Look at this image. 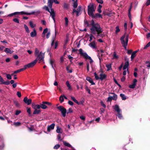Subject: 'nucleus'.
I'll return each instance as SVG.
<instances>
[{
	"label": "nucleus",
	"mask_w": 150,
	"mask_h": 150,
	"mask_svg": "<svg viewBox=\"0 0 150 150\" xmlns=\"http://www.w3.org/2000/svg\"><path fill=\"white\" fill-rule=\"evenodd\" d=\"M89 45L93 49H95L96 48V45L95 44V41H93L91 42Z\"/></svg>",
	"instance_id": "obj_18"
},
{
	"label": "nucleus",
	"mask_w": 150,
	"mask_h": 150,
	"mask_svg": "<svg viewBox=\"0 0 150 150\" xmlns=\"http://www.w3.org/2000/svg\"><path fill=\"white\" fill-rule=\"evenodd\" d=\"M85 89L88 92L89 94H91L90 90L89 88H88V87L87 86H86L85 87Z\"/></svg>",
	"instance_id": "obj_54"
},
{
	"label": "nucleus",
	"mask_w": 150,
	"mask_h": 150,
	"mask_svg": "<svg viewBox=\"0 0 150 150\" xmlns=\"http://www.w3.org/2000/svg\"><path fill=\"white\" fill-rule=\"evenodd\" d=\"M55 126V124L52 123L50 126H48L47 127V130L48 132H50L51 129H54Z\"/></svg>",
	"instance_id": "obj_14"
},
{
	"label": "nucleus",
	"mask_w": 150,
	"mask_h": 150,
	"mask_svg": "<svg viewBox=\"0 0 150 150\" xmlns=\"http://www.w3.org/2000/svg\"><path fill=\"white\" fill-rule=\"evenodd\" d=\"M90 16L91 17L93 18H102L101 15L98 13H96L95 15L93 13L92 15H91Z\"/></svg>",
	"instance_id": "obj_10"
},
{
	"label": "nucleus",
	"mask_w": 150,
	"mask_h": 150,
	"mask_svg": "<svg viewBox=\"0 0 150 150\" xmlns=\"http://www.w3.org/2000/svg\"><path fill=\"white\" fill-rule=\"evenodd\" d=\"M2 83L5 85H8L10 84V82L9 81H4V82Z\"/></svg>",
	"instance_id": "obj_63"
},
{
	"label": "nucleus",
	"mask_w": 150,
	"mask_h": 150,
	"mask_svg": "<svg viewBox=\"0 0 150 150\" xmlns=\"http://www.w3.org/2000/svg\"><path fill=\"white\" fill-rule=\"evenodd\" d=\"M48 30V29L47 28H46L44 29L42 34V37H44L45 36V34L47 32Z\"/></svg>",
	"instance_id": "obj_27"
},
{
	"label": "nucleus",
	"mask_w": 150,
	"mask_h": 150,
	"mask_svg": "<svg viewBox=\"0 0 150 150\" xmlns=\"http://www.w3.org/2000/svg\"><path fill=\"white\" fill-rule=\"evenodd\" d=\"M19 13L18 12H16L13 13L9 14V15H8V16L9 17H11L17 14H19Z\"/></svg>",
	"instance_id": "obj_32"
},
{
	"label": "nucleus",
	"mask_w": 150,
	"mask_h": 150,
	"mask_svg": "<svg viewBox=\"0 0 150 150\" xmlns=\"http://www.w3.org/2000/svg\"><path fill=\"white\" fill-rule=\"evenodd\" d=\"M26 69H27L25 65L24 66L23 68L21 69H19V71H20V72L21 71H23L25 70Z\"/></svg>",
	"instance_id": "obj_58"
},
{
	"label": "nucleus",
	"mask_w": 150,
	"mask_h": 150,
	"mask_svg": "<svg viewBox=\"0 0 150 150\" xmlns=\"http://www.w3.org/2000/svg\"><path fill=\"white\" fill-rule=\"evenodd\" d=\"M79 54L81 56L83 57L86 59H89L90 60V63L91 64L93 62L90 57L88 56L86 52H83V50L82 49H80L79 50Z\"/></svg>",
	"instance_id": "obj_3"
},
{
	"label": "nucleus",
	"mask_w": 150,
	"mask_h": 150,
	"mask_svg": "<svg viewBox=\"0 0 150 150\" xmlns=\"http://www.w3.org/2000/svg\"><path fill=\"white\" fill-rule=\"evenodd\" d=\"M54 62V61L53 60H52V59L50 60V64H51V65L52 68L53 69H54V70H55V69H54V68L53 66V64Z\"/></svg>",
	"instance_id": "obj_47"
},
{
	"label": "nucleus",
	"mask_w": 150,
	"mask_h": 150,
	"mask_svg": "<svg viewBox=\"0 0 150 150\" xmlns=\"http://www.w3.org/2000/svg\"><path fill=\"white\" fill-rule=\"evenodd\" d=\"M4 51L6 53H9L10 54H12L13 52V51H11L10 49L7 48H5Z\"/></svg>",
	"instance_id": "obj_23"
},
{
	"label": "nucleus",
	"mask_w": 150,
	"mask_h": 150,
	"mask_svg": "<svg viewBox=\"0 0 150 150\" xmlns=\"http://www.w3.org/2000/svg\"><path fill=\"white\" fill-rule=\"evenodd\" d=\"M37 59L38 60H39V63H40L41 61H43L45 57L44 53H42V52H40V54L37 55Z\"/></svg>",
	"instance_id": "obj_6"
},
{
	"label": "nucleus",
	"mask_w": 150,
	"mask_h": 150,
	"mask_svg": "<svg viewBox=\"0 0 150 150\" xmlns=\"http://www.w3.org/2000/svg\"><path fill=\"white\" fill-rule=\"evenodd\" d=\"M66 84L67 85V87H68V89H69V90H71V86L70 85V84L69 83V81H66Z\"/></svg>",
	"instance_id": "obj_31"
},
{
	"label": "nucleus",
	"mask_w": 150,
	"mask_h": 150,
	"mask_svg": "<svg viewBox=\"0 0 150 150\" xmlns=\"http://www.w3.org/2000/svg\"><path fill=\"white\" fill-rule=\"evenodd\" d=\"M30 35L32 37H34L37 35V32L35 28L33 29V31L30 33Z\"/></svg>",
	"instance_id": "obj_15"
},
{
	"label": "nucleus",
	"mask_w": 150,
	"mask_h": 150,
	"mask_svg": "<svg viewBox=\"0 0 150 150\" xmlns=\"http://www.w3.org/2000/svg\"><path fill=\"white\" fill-rule=\"evenodd\" d=\"M106 66L108 69L107 71L110 70L111 68V65L110 64H106Z\"/></svg>",
	"instance_id": "obj_40"
},
{
	"label": "nucleus",
	"mask_w": 150,
	"mask_h": 150,
	"mask_svg": "<svg viewBox=\"0 0 150 150\" xmlns=\"http://www.w3.org/2000/svg\"><path fill=\"white\" fill-rule=\"evenodd\" d=\"M84 23L87 25L88 27H91L90 28L91 33L93 35H97L98 37H103L104 35L101 34L103 30L100 27L99 24L98 23H95L94 20L92 19L91 21H84Z\"/></svg>",
	"instance_id": "obj_1"
},
{
	"label": "nucleus",
	"mask_w": 150,
	"mask_h": 150,
	"mask_svg": "<svg viewBox=\"0 0 150 150\" xmlns=\"http://www.w3.org/2000/svg\"><path fill=\"white\" fill-rule=\"evenodd\" d=\"M150 46V41L149 42L147 45L144 47V49H146L148 47Z\"/></svg>",
	"instance_id": "obj_61"
},
{
	"label": "nucleus",
	"mask_w": 150,
	"mask_h": 150,
	"mask_svg": "<svg viewBox=\"0 0 150 150\" xmlns=\"http://www.w3.org/2000/svg\"><path fill=\"white\" fill-rule=\"evenodd\" d=\"M115 110L117 112V113L120 112V110L119 107L118 105H115Z\"/></svg>",
	"instance_id": "obj_24"
},
{
	"label": "nucleus",
	"mask_w": 150,
	"mask_h": 150,
	"mask_svg": "<svg viewBox=\"0 0 150 150\" xmlns=\"http://www.w3.org/2000/svg\"><path fill=\"white\" fill-rule=\"evenodd\" d=\"M63 95L61 96L59 98V100L61 103H62L64 101V98Z\"/></svg>",
	"instance_id": "obj_36"
},
{
	"label": "nucleus",
	"mask_w": 150,
	"mask_h": 150,
	"mask_svg": "<svg viewBox=\"0 0 150 150\" xmlns=\"http://www.w3.org/2000/svg\"><path fill=\"white\" fill-rule=\"evenodd\" d=\"M13 21L15 23H19V20L17 18H14L13 19Z\"/></svg>",
	"instance_id": "obj_49"
},
{
	"label": "nucleus",
	"mask_w": 150,
	"mask_h": 150,
	"mask_svg": "<svg viewBox=\"0 0 150 150\" xmlns=\"http://www.w3.org/2000/svg\"><path fill=\"white\" fill-rule=\"evenodd\" d=\"M88 15L89 16L92 15L95 10V9L94 8L93 4L91 3L88 6Z\"/></svg>",
	"instance_id": "obj_4"
},
{
	"label": "nucleus",
	"mask_w": 150,
	"mask_h": 150,
	"mask_svg": "<svg viewBox=\"0 0 150 150\" xmlns=\"http://www.w3.org/2000/svg\"><path fill=\"white\" fill-rule=\"evenodd\" d=\"M14 103L16 106L17 107H20V104L17 101H14Z\"/></svg>",
	"instance_id": "obj_35"
},
{
	"label": "nucleus",
	"mask_w": 150,
	"mask_h": 150,
	"mask_svg": "<svg viewBox=\"0 0 150 150\" xmlns=\"http://www.w3.org/2000/svg\"><path fill=\"white\" fill-rule=\"evenodd\" d=\"M87 70V72H89V64L88 62L86 63Z\"/></svg>",
	"instance_id": "obj_46"
},
{
	"label": "nucleus",
	"mask_w": 150,
	"mask_h": 150,
	"mask_svg": "<svg viewBox=\"0 0 150 150\" xmlns=\"http://www.w3.org/2000/svg\"><path fill=\"white\" fill-rule=\"evenodd\" d=\"M94 75L95 76V78L96 80L99 79V77L97 75L96 72L94 73Z\"/></svg>",
	"instance_id": "obj_50"
},
{
	"label": "nucleus",
	"mask_w": 150,
	"mask_h": 150,
	"mask_svg": "<svg viewBox=\"0 0 150 150\" xmlns=\"http://www.w3.org/2000/svg\"><path fill=\"white\" fill-rule=\"evenodd\" d=\"M6 76L7 79H8L10 80L12 79L11 75L10 74H6Z\"/></svg>",
	"instance_id": "obj_55"
},
{
	"label": "nucleus",
	"mask_w": 150,
	"mask_h": 150,
	"mask_svg": "<svg viewBox=\"0 0 150 150\" xmlns=\"http://www.w3.org/2000/svg\"><path fill=\"white\" fill-rule=\"evenodd\" d=\"M86 80L91 83V85H95V83L93 82L92 79L91 78L89 77H87L86 78Z\"/></svg>",
	"instance_id": "obj_17"
},
{
	"label": "nucleus",
	"mask_w": 150,
	"mask_h": 150,
	"mask_svg": "<svg viewBox=\"0 0 150 150\" xmlns=\"http://www.w3.org/2000/svg\"><path fill=\"white\" fill-rule=\"evenodd\" d=\"M29 24L30 26L32 28H33L36 26V25L33 24L32 21H30L29 22Z\"/></svg>",
	"instance_id": "obj_33"
},
{
	"label": "nucleus",
	"mask_w": 150,
	"mask_h": 150,
	"mask_svg": "<svg viewBox=\"0 0 150 150\" xmlns=\"http://www.w3.org/2000/svg\"><path fill=\"white\" fill-rule=\"evenodd\" d=\"M23 101L25 103L27 104L28 105H30L32 103L31 99H28L27 97H25L24 98Z\"/></svg>",
	"instance_id": "obj_9"
},
{
	"label": "nucleus",
	"mask_w": 150,
	"mask_h": 150,
	"mask_svg": "<svg viewBox=\"0 0 150 150\" xmlns=\"http://www.w3.org/2000/svg\"><path fill=\"white\" fill-rule=\"evenodd\" d=\"M93 34H92L91 33V34L90 35V39L89 40V42H91V41L92 40L93 38H94V37L93 36Z\"/></svg>",
	"instance_id": "obj_60"
},
{
	"label": "nucleus",
	"mask_w": 150,
	"mask_h": 150,
	"mask_svg": "<svg viewBox=\"0 0 150 150\" xmlns=\"http://www.w3.org/2000/svg\"><path fill=\"white\" fill-rule=\"evenodd\" d=\"M60 147V145L59 144H56L54 147V149H59Z\"/></svg>",
	"instance_id": "obj_51"
},
{
	"label": "nucleus",
	"mask_w": 150,
	"mask_h": 150,
	"mask_svg": "<svg viewBox=\"0 0 150 150\" xmlns=\"http://www.w3.org/2000/svg\"><path fill=\"white\" fill-rule=\"evenodd\" d=\"M41 111L39 110L35 109L33 112V114H38Z\"/></svg>",
	"instance_id": "obj_26"
},
{
	"label": "nucleus",
	"mask_w": 150,
	"mask_h": 150,
	"mask_svg": "<svg viewBox=\"0 0 150 150\" xmlns=\"http://www.w3.org/2000/svg\"><path fill=\"white\" fill-rule=\"evenodd\" d=\"M53 1V0H48V6L49 8L52 7Z\"/></svg>",
	"instance_id": "obj_20"
},
{
	"label": "nucleus",
	"mask_w": 150,
	"mask_h": 150,
	"mask_svg": "<svg viewBox=\"0 0 150 150\" xmlns=\"http://www.w3.org/2000/svg\"><path fill=\"white\" fill-rule=\"evenodd\" d=\"M0 82H1L0 83V84H3L2 83L4 82L3 78L1 77V76H0Z\"/></svg>",
	"instance_id": "obj_59"
},
{
	"label": "nucleus",
	"mask_w": 150,
	"mask_h": 150,
	"mask_svg": "<svg viewBox=\"0 0 150 150\" xmlns=\"http://www.w3.org/2000/svg\"><path fill=\"white\" fill-rule=\"evenodd\" d=\"M27 112L28 113L29 115H31V109L30 108H27Z\"/></svg>",
	"instance_id": "obj_56"
},
{
	"label": "nucleus",
	"mask_w": 150,
	"mask_h": 150,
	"mask_svg": "<svg viewBox=\"0 0 150 150\" xmlns=\"http://www.w3.org/2000/svg\"><path fill=\"white\" fill-rule=\"evenodd\" d=\"M56 132L57 133H62V129L59 127L58 126H57V127Z\"/></svg>",
	"instance_id": "obj_25"
},
{
	"label": "nucleus",
	"mask_w": 150,
	"mask_h": 150,
	"mask_svg": "<svg viewBox=\"0 0 150 150\" xmlns=\"http://www.w3.org/2000/svg\"><path fill=\"white\" fill-rule=\"evenodd\" d=\"M114 80L115 83L120 88H121L122 87L117 82L116 79H114Z\"/></svg>",
	"instance_id": "obj_53"
},
{
	"label": "nucleus",
	"mask_w": 150,
	"mask_h": 150,
	"mask_svg": "<svg viewBox=\"0 0 150 150\" xmlns=\"http://www.w3.org/2000/svg\"><path fill=\"white\" fill-rule=\"evenodd\" d=\"M126 33H127L126 32L124 34V35L121 38L120 40L121 43L124 47L125 50H127V47L128 45L129 35L128 34H127L126 36L125 35Z\"/></svg>",
	"instance_id": "obj_2"
},
{
	"label": "nucleus",
	"mask_w": 150,
	"mask_h": 150,
	"mask_svg": "<svg viewBox=\"0 0 150 150\" xmlns=\"http://www.w3.org/2000/svg\"><path fill=\"white\" fill-rule=\"evenodd\" d=\"M63 142L64 146L68 147H71L72 148V147L71 146V144L69 143L66 142V141H63Z\"/></svg>",
	"instance_id": "obj_22"
},
{
	"label": "nucleus",
	"mask_w": 150,
	"mask_h": 150,
	"mask_svg": "<svg viewBox=\"0 0 150 150\" xmlns=\"http://www.w3.org/2000/svg\"><path fill=\"white\" fill-rule=\"evenodd\" d=\"M102 6L101 5H99L98 8V11L99 13H101L102 12V11L101 9L102 8Z\"/></svg>",
	"instance_id": "obj_39"
},
{
	"label": "nucleus",
	"mask_w": 150,
	"mask_h": 150,
	"mask_svg": "<svg viewBox=\"0 0 150 150\" xmlns=\"http://www.w3.org/2000/svg\"><path fill=\"white\" fill-rule=\"evenodd\" d=\"M101 73L100 74L99 79H100L101 81H103L107 77V76L105 74H103V71L101 70Z\"/></svg>",
	"instance_id": "obj_11"
},
{
	"label": "nucleus",
	"mask_w": 150,
	"mask_h": 150,
	"mask_svg": "<svg viewBox=\"0 0 150 150\" xmlns=\"http://www.w3.org/2000/svg\"><path fill=\"white\" fill-rule=\"evenodd\" d=\"M64 20L65 21V25L66 26H67L68 25V18L67 17H65L64 18Z\"/></svg>",
	"instance_id": "obj_48"
},
{
	"label": "nucleus",
	"mask_w": 150,
	"mask_h": 150,
	"mask_svg": "<svg viewBox=\"0 0 150 150\" xmlns=\"http://www.w3.org/2000/svg\"><path fill=\"white\" fill-rule=\"evenodd\" d=\"M129 62L128 61H127L125 63V64L123 67V70H125L129 66Z\"/></svg>",
	"instance_id": "obj_19"
},
{
	"label": "nucleus",
	"mask_w": 150,
	"mask_h": 150,
	"mask_svg": "<svg viewBox=\"0 0 150 150\" xmlns=\"http://www.w3.org/2000/svg\"><path fill=\"white\" fill-rule=\"evenodd\" d=\"M39 51L38 49L37 48H36L35 50V55L36 56L37 55L39 54Z\"/></svg>",
	"instance_id": "obj_45"
},
{
	"label": "nucleus",
	"mask_w": 150,
	"mask_h": 150,
	"mask_svg": "<svg viewBox=\"0 0 150 150\" xmlns=\"http://www.w3.org/2000/svg\"><path fill=\"white\" fill-rule=\"evenodd\" d=\"M43 9H45V10L48 11V12H50V10L49 8L48 7L46 6H44L43 8Z\"/></svg>",
	"instance_id": "obj_42"
},
{
	"label": "nucleus",
	"mask_w": 150,
	"mask_h": 150,
	"mask_svg": "<svg viewBox=\"0 0 150 150\" xmlns=\"http://www.w3.org/2000/svg\"><path fill=\"white\" fill-rule=\"evenodd\" d=\"M40 108H42V109H45L47 108V106L45 104L42 103V104H40Z\"/></svg>",
	"instance_id": "obj_29"
},
{
	"label": "nucleus",
	"mask_w": 150,
	"mask_h": 150,
	"mask_svg": "<svg viewBox=\"0 0 150 150\" xmlns=\"http://www.w3.org/2000/svg\"><path fill=\"white\" fill-rule=\"evenodd\" d=\"M120 96L122 100H125L126 99V96L124 94L121 93L120 94Z\"/></svg>",
	"instance_id": "obj_30"
},
{
	"label": "nucleus",
	"mask_w": 150,
	"mask_h": 150,
	"mask_svg": "<svg viewBox=\"0 0 150 150\" xmlns=\"http://www.w3.org/2000/svg\"><path fill=\"white\" fill-rule=\"evenodd\" d=\"M57 108L59 110L64 117H65L67 112V110L62 106H59L57 107Z\"/></svg>",
	"instance_id": "obj_5"
},
{
	"label": "nucleus",
	"mask_w": 150,
	"mask_h": 150,
	"mask_svg": "<svg viewBox=\"0 0 150 150\" xmlns=\"http://www.w3.org/2000/svg\"><path fill=\"white\" fill-rule=\"evenodd\" d=\"M42 103L43 104H45L47 105H48L49 106H51L52 105V104L51 103L47 101H43L42 102Z\"/></svg>",
	"instance_id": "obj_38"
},
{
	"label": "nucleus",
	"mask_w": 150,
	"mask_h": 150,
	"mask_svg": "<svg viewBox=\"0 0 150 150\" xmlns=\"http://www.w3.org/2000/svg\"><path fill=\"white\" fill-rule=\"evenodd\" d=\"M24 26L26 32L28 33H29L30 31L27 26L25 24H24Z\"/></svg>",
	"instance_id": "obj_34"
},
{
	"label": "nucleus",
	"mask_w": 150,
	"mask_h": 150,
	"mask_svg": "<svg viewBox=\"0 0 150 150\" xmlns=\"http://www.w3.org/2000/svg\"><path fill=\"white\" fill-rule=\"evenodd\" d=\"M32 107L34 110L39 109L40 108V105L38 104L35 105L34 103L32 104Z\"/></svg>",
	"instance_id": "obj_12"
},
{
	"label": "nucleus",
	"mask_w": 150,
	"mask_h": 150,
	"mask_svg": "<svg viewBox=\"0 0 150 150\" xmlns=\"http://www.w3.org/2000/svg\"><path fill=\"white\" fill-rule=\"evenodd\" d=\"M37 61L38 60L37 59H36L31 63H28L25 65L26 67V68H32L35 65Z\"/></svg>",
	"instance_id": "obj_8"
},
{
	"label": "nucleus",
	"mask_w": 150,
	"mask_h": 150,
	"mask_svg": "<svg viewBox=\"0 0 150 150\" xmlns=\"http://www.w3.org/2000/svg\"><path fill=\"white\" fill-rule=\"evenodd\" d=\"M118 58V56L117 55L116 53L115 52H113V59H117Z\"/></svg>",
	"instance_id": "obj_41"
},
{
	"label": "nucleus",
	"mask_w": 150,
	"mask_h": 150,
	"mask_svg": "<svg viewBox=\"0 0 150 150\" xmlns=\"http://www.w3.org/2000/svg\"><path fill=\"white\" fill-rule=\"evenodd\" d=\"M71 99L73 100L75 103H76V104H77L78 105H80V103H79L78 101L76 100L75 98L74 97L72 96H71Z\"/></svg>",
	"instance_id": "obj_21"
},
{
	"label": "nucleus",
	"mask_w": 150,
	"mask_h": 150,
	"mask_svg": "<svg viewBox=\"0 0 150 150\" xmlns=\"http://www.w3.org/2000/svg\"><path fill=\"white\" fill-rule=\"evenodd\" d=\"M18 12L19 13V14H21V15L25 14V15H31L34 14L35 13H37L38 14H39L40 13V11H37L36 12L33 11L32 12L30 13H26V12H25L24 11H21L20 12Z\"/></svg>",
	"instance_id": "obj_7"
},
{
	"label": "nucleus",
	"mask_w": 150,
	"mask_h": 150,
	"mask_svg": "<svg viewBox=\"0 0 150 150\" xmlns=\"http://www.w3.org/2000/svg\"><path fill=\"white\" fill-rule=\"evenodd\" d=\"M21 122H15L14 123V125L16 126H18L21 125Z\"/></svg>",
	"instance_id": "obj_43"
},
{
	"label": "nucleus",
	"mask_w": 150,
	"mask_h": 150,
	"mask_svg": "<svg viewBox=\"0 0 150 150\" xmlns=\"http://www.w3.org/2000/svg\"><path fill=\"white\" fill-rule=\"evenodd\" d=\"M69 4L66 3H64V8L67 9L68 8Z\"/></svg>",
	"instance_id": "obj_52"
},
{
	"label": "nucleus",
	"mask_w": 150,
	"mask_h": 150,
	"mask_svg": "<svg viewBox=\"0 0 150 150\" xmlns=\"http://www.w3.org/2000/svg\"><path fill=\"white\" fill-rule=\"evenodd\" d=\"M136 55L135 53L133 52L131 54V60L132 61L134 58L136 57Z\"/></svg>",
	"instance_id": "obj_37"
},
{
	"label": "nucleus",
	"mask_w": 150,
	"mask_h": 150,
	"mask_svg": "<svg viewBox=\"0 0 150 150\" xmlns=\"http://www.w3.org/2000/svg\"><path fill=\"white\" fill-rule=\"evenodd\" d=\"M109 94H113V95L112 97V99L113 100H116L117 98V96L116 94H115V93H109Z\"/></svg>",
	"instance_id": "obj_16"
},
{
	"label": "nucleus",
	"mask_w": 150,
	"mask_h": 150,
	"mask_svg": "<svg viewBox=\"0 0 150 150\" xmlns=\"http://www.w3.org/2000/svg\"><path fill=\"white\" fill-rule=\"evenodd\" d=\"M78 6V3H77V0H76V1L74 2L73 7L74 8V9H75L77 8Z\"/></svg>",
	"instance_id": "obj_28"
},
{
	"label": "nucleus",
	"mask_w": 150,
	"mask_h": 150,
	"mask_svg": "<svg viewBox=\"0 0 150 150\" xmlns=\"http://www.w3.org/2000/svg\"><path fill=\"white\" fill-rule=\"evenodd\" d=\"M73 112L72 109V108H69L67 112V114H68L72 112Z\"/></svg>",
	"instance_id": "obj_57"
},
{
	"label": "nucleus",
	"mask_w": 150,
	"mask_h": 150,
	"mask_svg": "<svg viewBox=\"0 0 150 150\" xmlns=\"http://www.w3.org/2000/svg\"><path fill=\"white\" fill-rule=\"evenodd\" d=\"M74 13H76V15L77 16H79L81 15V12H80V11L77 10L75 9H73L72 13V14H73Z\"/></svg>",
	"instance_id": "obj_13"
},
{
	"label": "nucleus",
	"mask_w": 150,
	"mask_h": 150,
	"mask_svg": "<svg viewBox=\"0 0 150 150\" xmlns=\"http://www.w3.org/2000/svg\"><path fill=\"white\" fill-rule=\"evenodd\" d=\"M145 5L148 6L150 5V0H147L145 4Z\"/></svg>",
	"instance_id": "obj_62"
},
{
	"label": "nucleus",
	"mask_w": 150,
	"mask_h": 150,
	"mask_svg": "<svg viewBox=\"0 0 150 150\" xmlns=\"http://www.w3.org/2000/svg\"><path fill=\"white\" fill-rule=\"evenodd\" d=\"M136 86V84L132 83V84L130 85L129 86V87L131 88H134Z\"/></svg>",
	"instance_id": "obj_44"
},
{
	"label": "nucleus",
	"mask_w": 150,
	"mask_h": 150,
	"mask_svg": "<svg viewBox=\"0 0 150 150\" xmlns=\"http://www.w3.org/2000/svg\"><path fill=\"white\" fill-rule=\"evenodd\" d=\"M147 64L146 66L148 67H150V62L149 61H146L145 62Z\"/></svg>",
	"instance_id": "obj_64"
}]
</instances>
